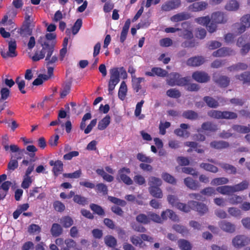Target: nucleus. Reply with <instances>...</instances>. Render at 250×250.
<instances>
[{
  "label": "nucleus",
  "instance_id": "nucleus-1",
  "mask_svg": "<svg viewBox=\"0 0 250 250\" xmlns=\"http://www.w3.org/2000/svg\"><path fill=\"white\" fill-rule=\"evenodd\" d=\"M53 44H52L48 45V47L45 46L41 50H37L32 57V60L34 62L39 61L43 59L46 55L45 61L47 65L55 63L58 60V58L55 55L52 56L54 51Z\"/></svg>",
  "mask_w": 250,
  "mask_h": 250
},
{
  "label": "nucleus",
  "instance_id": "nucleus-2",
  "mask_svg": "<svg viewBox=\"0 0 250 250\" xmlns=\"http://www.w3.org/2000/svg\"><path fill=\"white\" fill-rule=\"evenodd\" d=\"M168 203L173 207L184 212H188L191 210V208L188 204L179 202L177 197L174 195L169 194L167 196Z\"/></svg>",
  "mask_w": 250,
  "mask_h": 250
},
{
  "label": "nucleus",
  "instance_id": "nucleus-3",
  "mask_svg": "<svg viewBox=\"0 0 250 250\" xmlns=\"http://www.w3.org/2000/svg\"><path fill=\"white\" fill-rule=\"evenodd\" d=\"M110 82L119 83L120 76L123 79H125L127 75L125 69L123 67H113L110 69Z\"/></svg>",
  "mask_w": 250,
  "mask_h": 250
},
{
  "label": "nucleus",
  "instance_id": "nucleus-4",
  "mask_svg": "<svg viewBox=\"0 0 250 250\" xmlns=\"http://www.w3.org/2000/svg\"><path fill=\"white\" fill-rule=\"evenodd\" d=\"M240 24L235 23L233 27L235 28L238 34H241L245 31L250 28V14H246L243 16L240 20Z\"/></svg>",
  "mask_w": 250,
  "mask_h": 250
},
{
  "label": "nucleus",
  "instance_id": "nucleus-5",
  "mask_svg": "<svg viewBox=\"0 0 250 250\" xmlns=\"http://www.w3.org/2000/svg\"><path fill=\"white\" fill-rule=\"evenodd\" d=\"M189 79L186 77L181 78L179 74L172 73L170 74L167 79V82L170 85H184L187 84Z\"/></svg>",
  "mask_w": 250,
  "mask_h": 250
},
{
  "label": "nucleus",
  "instance_id": "nucleus-6",
  "mask_svg": "<svg viewBox=\"0 0 250 250\" xmlns=\"http://www.w3.org/2000/svg\"><path fill=\"white\" fill-rule=\"evenodd\" d=\"M211 117L216 119H233L237 118V114L230 111H223L211 110L208 113Z\"/></svg>",
  "mask_w": 250,
  "mask_h": 250
},
{
  "label": "nucleus",
  "instance_id": "nucleus-7",
  "mask_svg": "<svg viewBox=\"0 0 250 250\" xmlns=\"http://www.w3.org/2000/svg\"><path fill=\"white\" fill-rule=\"evenodd\" d=\"M56 35L55 33H47L45 37H41L38 40L39 42L41 45L42 48L52 44H53V48L56 44Z\"/></svg>",
  "mask_w": 250,
  "mask_h": 250
},
{
  "label": "nucleus",
  "instance_id": "nucleus-8",
  "mask_svg": "<svg viewBox=\"0 0 250 250\" xmlns=\"http://www.w3.org/2000/svg\"><path fill=\"white\" fill-rule=\"evenodd\" d=\"M232 246L240 249L249 244L248 237L242 235H238L233 237L231 241Z\"/></svg>",
  "mask_w": 250,
  "mask_h": 250
},
{
  "label": "nucleus",
  "instance_id": "nucleus-9",
  "mask_svg": "<svg viewBox=\"0 0 250 250\" xmlns=\"http://www.w3.org/2000/svg\"><path fill=\"white\" fill-rule=\"evenodd\" d=\"M16 48L17 44L16 41L14 40H11L8 41V51L2 50L1 51V55L4 58L15 57L17 55L16 51Z\"/></svg>",
  "mask_w": 250,
  "mask_h": 250
},
{
  "label": "nucleus",
  "instance_id": "nucleus-10",
  "mask_svg": "<svg viewBox=\"0 0 250 250\" xmlns=\"http://www.w3.org/2000/svg\"><path fill=\"white\" fill-rule=\"evenodd\" d=\"M235 54L236 51L234 49L230 48L222 47L214 51L212 56L215 57H224L234 55Z\"/></svg>",
  "mask_w": 250,
  "mask_h": 250
},
{
  "label": "nucleus",
  "instance_id": "nucleus-11",
  "mask_svg": "<svg viewBox=\"0 0 250 250\" xmlns=\"http://www.w3.org/2000/svg\"><path fill=\"white\" fill-rule=\"evenodd\" d=\"M188 205L191 208V209H194L201 214H204L208 211L207 206L204 204L199 203L194 201H190L188 202Z\"/></svg>",
  "mask_w": 250,
  "mask_h": 250
},
{
  "label": "nucleus",
  "instance_id": "nucleus-12",
  "mask_svg": "<svg viewBox=\"0 0 250 250\" xmlns=\"http://www.w3.org/2000/svg\"><path fill=\"white\" fill-rule=\"evenodd\" d=\"M130 172L128 168H123L119 171V178L126 185H131L133 181L126 174Z\"/></svg>",
  "mask_w": 250,
  "mask_h": 250
},
{
  "label": "nucleus",
  "instance_id": "nucleus-13",
  "mask_svg": "<svg viewBox=\"0 0 250 250\" xmlns=\"http://www.w3.org/2000/svg\"><path fill=\"white\" fill-rule=\"evenodd\" d=\"M180 5V0H171L163 4L161 8L163 11H168L178 8Z\"/></svg>",
  "mask_w": 250,
  "mask_h": 250
},
{
  "label": "nucleus",
  "instance_id": "nucleus-14",
  "mask_svg": "<svg viewBox=\"0 0 250 250\" xmlns=\"http://www.w3.org/2000/svg\"><path fill=\"white\" fill-rule=\"evenodd\" d=\"M218 225L222 230L228 233H233L235 230V225L227 221H221L219 222Z\"/></svg>",
  "mask_w": 250,
  "mask_h": 250
},
{
  "label": "nucleus",
  "instance_id": "nucleus-15",
  "mask_svg": "<svg viewBox=\"0 0 250 250\" xmlns=\"http://www.w3.org/2000/svg\"><path fill=\"white\" fill-rule=\"evenodd\" d=\"M192 77L196 82L202 83L207 82L209 79V77L208 74L202 71H196L194 72L192 74Z\"/></svg>",
  "mask_w": 250,
  "mask_h": 250
},
{
  "label": "nucleus",
  "instance_id": "nucleus-16",
  "mask_svg": "<svg viewBox=\"0 0 250 250\" xmlns=\"http://www.w3.org/2000/svg\"><path fill=\"white\" fill-rule=\"evenodd\" d=\"M166 214H167L168 218L173 221L178 222L179 221L178 216L171 209H167L166 210L162 212L161 216L164 221L167 219V216H166Z\"/></svg>",
  "mask_w": 250,
  "mask_h": 250
},
{
  "label": "nucleus",
  "instance_id": "nucleus-17",
  "mask_svg": "<svg viewBox=\"0 0 250 250\" xmlns=\"http://www.w3.org/2000/svg\"><path fill=\"white\" fill-rule=\"evenodd\" d=\"M211 20L217 24L224 23L227 21V20L224 17V13L221 12L213 13L211 16Z\"/></svg>",
  "mask_w": 250,
  "mask_h": 250
},
{
  "label": "nucleus",
  "instance_id": "nucleus-18",
  "mask_svg": "<svg viewBox=\"0 0 250 250\" xmlns=\"http://www.w3.org/2000/svg\"><path fill=\"white\" fill-rule=\"evenodd\" d=\"M205 62L204 58L201 56L190 58L187 61V64L192 66H198Z\"/></svg>",
  "mask_w": 250,
  "mask_h": 250
},
{
  "label": "nucleus",
  "instance_id": "nucleus-19",
  "mask_svg": "<svg viewBox=\"0 0 250 250\" xmlns=\"http://www.w3.org/2000/svg\"><path fill=\"white\" fill-rule=\"evenodd\" d=\"M208 3L205 1L195 2L189 6L190 10L193 12L202 11L207 7Z\"/></svg>",
  "mask_w": 250,
  "mask_h": 250
},
{
  "label": "nucleus",
  "instance_id": "nucleus-20",
  "mask_svg": "<svg viewBox=\"0 0 250 250\" xmlns=\"http://www.w3.org/2000/svg\"><path fill=\"white\" fill-rule=\"evenodd\" d=\"M180 127L181 128L177 129L174 131L175 133L179 136L185 138L189 137V132L185 130L189 127V125L188 124H182L180 125Z\"/></svg>",
  "mask_w": 250,
  "mask_h": 250
},
{
  "label": "nucleus",
  "instance_id": "nucleus-21",
  "mask_svg": "<svg viewBox=\"0 0 250 250\" xmlns=\"http://www.w3.org/2000/svg\"><path fill=\"white\" fill-rule=\"evenodd\" d=\"M213 79L217 83L222 87L227 86L229 83V79L226 76L215 75L213 76Z\"/></svg>",
  "mask_w": 250,
  "mask_h": 250
},
{
  "label": "nucleus",
  "instance_id": "nucleus-22",
  "mask_svg": "<svg viewBox=\"0 0 250 250\" xmlns=\"http://www.w3.org/2000/svg\"><path fill=\"white\" fill-rule=\"evenodd\" d=\"M235 78L243 83V84L250 83V72L246 71L236 75Z\"/></svg>",
  "mask_w": 250,
  "mask_h": 250
},
{
  "label": "nucleus",
  "instance_id": "nucleus-23",
  "mask_svg": "<svg viewBox=\"0 0 250 250\" xmlns=\"http://www.w3.org/2000/svg\"><path fill=\"white\" fill-rule=\"evenodd\" d=\"M49 164L52 166H54L53 170L56 175L59 174L62 170L63 164L61 161L54 162L51 160L49 162Z\"/></svg>",
  "mask_w": 250,
  "mask_h": 250
},
{
  "label": "nucleus",
  "instance_id": "nucleus-24",
  "mask_svg": "<svg viewBox=\"0 0 250 250\" xmlns=\"http://www.w3.org/2000/svg\"><path fill=\"white\" fill-rule=\"evenodd\" d=\"M148 191L149 193L155 198H162L163 197L162 190L159 187H149Z\"/></svg>",
  "mask_w": 250,
  "mask_h": 250
},
{
  "label": "nucleus",
  "instance_id": "nucleus-25",
  "mask_svg": "<svg viewBox=\"0 0 250 250\" xmlns=\"http://www.w3.org/2000/svg\"><path fill=\"white\" fill-rule=\"evenodd\" d=\"M184 182L186 186L192 190H196L199 187L198 183L189 177L185 178L184 180Z\"/></svg>",
  "mask_w": 250,
  "mask_h": 250
},
{
  "label": "nucleus",
  "instance_id": "nucleus-26",
  "mask_svg": "<svg viewBox=\"0 0 250 250\" xmlns=\"http://www.w3.org/2000/svg\"><path fill=\"white\" fill-rule=\"evenodd\" d=\"M216 191L223 195H229L234 193V189L232 186H224L216 188Z\"/></svg>",
  "mask_w": 250,
  "mask_h": 250
},
{
  "label": "nucleus",
  "instance_id": "nucleus-27",
  "mask_svg": "<svg viewBox=\"0 0 250 250\" xmlns=\"http://www.w3.org/2000/svg\"><path fill=\"white\" fill-rule=\"evenodd\" d=\"M11 185L9 181H5L0 187V200L3 199L6 196Z\"/></svg>",
  "mask_w": 250,
  "mask_h": 250
},
{
  "label": "nucleus",
  "instance_id": "nucleus-28",
  "mask_svg": "<svg viewBox=\"0 0 250 250\" xmlns=\"http://www.w3.org/2000/svg\"><path fill=\"white\" fill-rule=\"evenodd\" d=\"M127 91V85L125 82L123 81L121 83L118 91V97L119 99L122 101L124 100L126 95Z\"/></svg>",
  "mask_w": 250,
  "mask_h": 250
},
{
  "label": "nucleus",
  "instance_id": "nucleus-29",
  "mask_svg": "<svg viewBox=\"0 0 250 250\" xmlns=\"http://www.w3.org/2000/svg\"><path fill=\"white\" fill-rule=\"evenodd\" d=\"M248 65L246 63L239 62L228 67V69L230 72L239 71L245 70L248 68Z\"/></svg>",
  "mask_w": 250,
  "mask_h": 250
},
{
  "label": "nucleus",
  "instance_id": "nucleus-30",
  "mask_svg": "<svg viewBox=\"0 0 250 250\" xmlns=\"http://www.w3.org/2000/svg\"><path fill=\"white\" fill-rule=\"evenodd\" d=\"M239 7L238 2L235 0L229 1L225 5L226 10L229 11H235L237 10Z\"/></svg>",
  "mask_w": 250,
  "mask_h": 250
},
{
  "label": "nucleus",
  "instance_id": "nucleus-31",
  "mask_svg": "<svg viewBox=\"0 0 250 250\" xmlns=\"http://www.w3.org/2000/svg\"><path fill=\"white\" fill-rule=\"evenodd\" d=\"M110 123V117L106 115L104 118L99 121L98 125V128L100 130L105 129Z\"/></svg>",
  "mask_w": 250,
  "mask_h": 250
},
{
  "label": "nucleus",
  "instance_id": "nucleus-32",
  "mask_svg": "<svg viewBox=\"0 0 250 250\" xmlns=\"http://www.w3.org/2000/svg\"><path fill=\"white\" fill-rule=\"evenodd\" d=\"M132 86L136 92H138L141 89L140 83L144 81L143 78H137L135 75H131Z\"/></svg>",
  "mask_w": 250,
  "mask_h": 250
},
{
  "label": "nucleus",
  "instance_id": "nucleus-33",
  "mask_svg": "<svg viewBox=\"0 0 250 250\" xmlns=\"http://www.w3.org/2000/svg\"><path fill=\"white\" fill-rule=\"evenodd\" d=\"M189 15L185 13H181L175 15L170 18V20L173 22H178L185 20L188 19Z\"/></svg>",
  "mask_w": 250,
  "mask_h": 250
},
{
  "label": "nucleus",
  "instance_id": "nucleus-34",
  "mask_svg": "<svg viewBox=\"0 0 250 250\" xmlns=\"http://www.w3.org/2000/svg\"><path fill=\"white\" fill-rule=\"evenodd\" d=\"M51 233L53 236H58L62 232V229L61 226L58 224L54 223L51 229Z\"/></svg>",
  "mask_w": 250,
  "mask_h": 250
},
{
  "label": "nucleus",
  "instance_id": "nucleus-35",
  "mask_svg": "<svg viewBox=\"0 0 250 250\" xmlns=\"http://www.w3.org/2000/svg\"><path fill=\"white\" fill-rule=\"evenodd\" d=\"M249 183L247 181H243L239 184L233 186L234 192L243 191L248 188Z\"/></svg>",
  "mask_w": 250,
  "mask_h": 250
},
{
  "label": "nucleus",
  "instance_id": "nucleus-36",
  "mask_svg": "<svg viewBox=\"0 0 250 250\" xmlns=\"http://www.w3.org/2000/svg\"><path fill=\"white\" fill-rule=\"evenodd\" d=\"M60 223L64 228H69L73 224V219L69 216H64L60 220Z\"/></svg>",
  "mask_w": 250,
  "mask_h": 250
},
{
  "label": "nucleus",
  "instance_id": "nucleus-37",
  "mask_svg": "<svg viewBox=\"0 0 250 250\" xmlns=\"http://www.w3.org/2000/svg\"><path fill=\"white\" fill-rule=\"evenodd\" d=\"M172 229L177 232L182 234L183 236H186L188 233V229L185 227L179 224L173 225Z\"/></svg>",
  "mask_w": 250,
  "mask_h": 250
},
{
  "label": "nucleus",
  "instance_id": "nucleus-38",
  "mask_svg": "<svg viewBox=\"0 0 250 250\" xmlns=\"http://www.w3.org/2000/svg\"><path fill=\"white\" fill-rule=\"evenodd\" d=\"M130 241L135 246L140 248L144 247L146 245L142 240L141 237L138 236H132L130 237Z\"/></svg>",
  "mask_w": 250,
  "mask_h": 250
},
{
  "label": "nucleus",
  "instance_id": "nucleus-39",
  "mask_svg": "<svg viewBox=\"0 0 250 250\" xmlns=\"http://www.w3.org/2000/svg\"><path fill=\"white\" fill-rule=\"evenodd\" d=\"M179 247L182 250H190L191 246L190 243L185 239H180L178 242Z\"/></svg>",
  "mask_w": 250,
  "mask_h": 250
},
{
  "label": "nucleus",
  "instance_id": "nucleus-40",
  "mask_svg": "<svg viewBox=\"0 0 250 250\" xmlns=\"http://www.w3.org/2000/svg\"><path fill=\"white\" fill-rule=\"evenodd\" d=\"M162 181L159 178L154 176L149 178L148 185L149 187H158L162 185Z\"/></svg>",
  "mask_w": 250,
  "mask_h": 250
},
{
  "label": "nucleus",
  "instance_id": "nucleus-41",
  "mask_svg": "<svg viewBox=\"0 0 250 250\" xmlns=\"http://www.w3.org/2000/svg\"><path fill=\"white\" fill-rule=\"evenodd\" d=\"M229 214L234 217H240L242 215V211L236 207H229L228 208Z\"/></svg>",
  "mask_w": 250,
  "mask_h": 250
},
{
  "label": "nucleus",
  "instance_id": "nucleus-42",
  "mask_svg": "<svg viewBox=\"0 0 250 250\" xmlns=\"http://www.w3.org/2000/svg\"><path fill=\"white\" fill-rule=\"evenodd\" d=\"M229 183V179L225 177L217 178L213 179L211 184L213 186L225 185Z\"/></svg>",
  "mask_w": 250,
  "mask_h": 250
},
{
  "label": "nucleus",
  "instance_id": "nucleus-43",
  "mask_svg": "<svg viewBox=\"0 0 250 250\" xmlns=\"http://www.w3.org/2000/svg\"><path fill=\"white\" fill-rule=\"evenodd\" d=\"M104 240L105 244L110 247H114L116 246V239L111 235L106 236Z\"/></svg>",
  "mask_w": 250,
  "mask_h": 250
},
{
  "label": "nucleus",
  "instance_id": "nucleus-44",
  "mask_svg": "<svg viewBox=\"0 0 250 250\" xmlns=\"http://www.w3.org/2000/svg\"><path fill=\"white\" fill-rule=\"evenodd\" d=\"M210 146L214 148L220 149L228 147L229 144L224 141H214L210 143Z\"/></svg>",
  "mask_w": 250,
  "mask_h": 250
},
{
  "label": "nucleus",
  "instance_id": "nucleus-45",
  "mask_svg": "<svg viewBox=\"0 0 250 250\" xmlns=\"http://www.w3.org/2000/svg\"><path fill=\"white\" fill-rule=\"evenodd\" d=\"M243 200L242 196L234 195L228 199V201L231 205H238L242 202Z\"/></svg>",
  "mask_w": 250,
  "mask_h": 250
},
{
  "label": "nucleus",
  "instance_id": "nucleus-46",
  "mask_svg": "<svg viewBox=\"0 0 250 250\" xmlns=\"http://www.w3.org/2000/svg\"><path fill=\"white\" fill-rule=\"evenodd\" d=\"M250 42V39L246 35H244L239 37L236 42V45L238 47L242 46L245 44Z\"/></svg>",
  "mask_w": 250,
  "mask_h": 250
},
{
  "label": "nucleus",
  "instance_id": "nucleus-47",
  "mask_svg": "<svg viewBox=\"0 0 250 250\" xmlns=\"http://www.w3.org/2000/svg\"><path fill=\"white\" fill-rule=\"evenodd\" d=\"M220 166L229 174H235L236 172V168L228 164H221Z\"/></svg>",
  "mask_w": 250,
  "mask_h": 250
},
{
  "label": "nucleus",
  "instance_id": "nucleus-48",
  "mask_svg": "<svg viewBox=\"0 0 250 250\" xmlns=\"http://www.w3.org/2000/svg\"><path fill=\"white\" fill-rule=\"evenodd\" d=\"M162 178L164 181L169 184H175L176 183V180L174 177L167 173H163L162 174Z\"/></svg>",
  "mask_w": 250,
  "mask_h": 250
},
{
  "label": "nucleus",
  "instance_id": "nucleus-49",
  "mask_svg": "<svg viewBox=\"0 0 250 250\" xmlns=\"http://www.w3.org/2000/svg\"><path fill=\"white\" fill-rule=\"evenodd\" d=\"M148 217L149 219V221L152 220L158 223H161L164 221L161 216H160L158 214L153 212H149L148 214Z\"/></svg>",
  "mask_w": 250,
  "mask_h": 250
},
{
  "label": "nucleus",
  "instance_id": "nucleus-50",
  "mask_svg": "<svg viewBox=\"0 0 250 250\" xmlns=\"http://www.w3.org/2000/svg\"><path fill=\"white\" fill-rule=\"evenodd\" d=\"M200 167L211 172L216 173L218 171L217 167L209 164L202 163L200 165Z\"/></svg>",
  "mask_w": 250,
  "mask_h": 250
},
{
  "label": "nucleus",
  "instance_id": "nucleus-51",
  "mask_svg": "<svg viewBox=\"0 0 250 250\" xmlns=\"http://www.w3.org/2000/svg\"><path fill=\"white\" fill-rule=\"evenodd\" d=\"M232 128L234 131L241 133H246L250 131L249 126L235 125H234Z\"/></svg>",
  "mask_w": 250,
  "mask_h": 250
},
{
  "label": "nucleus",
  "instance_id": "nucleus-52",
  "mask_svg": "<svg viewBox=\"0 0 250 250\" xmlns=\"http://www.w3.org/2000/svg\"><path fill=\"white\" fill-rule=\"evenodd\" d=\"M0 102L6 100L10 96V90L6 87H2L0 91Z\"/></svg>",
  "mask_w": 250,
  "mask_h": 250
},
{
  "label": "nucleus",
  "instance_id": "nucleus-53",
  "mask_svg": "<svg viewBox=\"0 0 250 250\" xmlns=\"http://www.w3.org/2000/svg\"><path fill=\"white\" fill-rule=\"evenodd\" d=\"M48 79V77L47 75L40 74L38 76V78L36 79L33 82V84L34 85H39L42 83L43 81Z\"/></svg>",
  "mask_w": 250,
  "mask_h": 250
},
{
  "label": "nucleus",
  "instance_id": "nucleus-54",
  "mask_svg": "<svg viewBox=\"0 0 250 250\" xmlns=\"http://www.w3.org/2000/svg\"><path fill=\"white\" fill-rule=\"evenodd\" d=\"M144 103V101L143 100H142L140 102L138 103L136 106V109L134 113L136 116L139 117V118L140 119H143L144 117V116L143 115H141L142 107L143 106Z\"/></svg>",
  "mask_w": 250,
  "mask_h": 250
},
{
  "label": "nucleus",
  "instance_id": "nucleus-55",
  "mask_svg": "<svg viewBox=\"0 0 250 250\" xmlns=\"http://www.w3.org/2000/svg\"><path fill=\"white\" fill-rule=\"evenodd\" d=\"M202 129L203 130H208L211 131H215L217 129L216 125L210 123L208 122L204 123L202 125Z\"/></svg>",
  "mask_w": 250,
  "mask_h": 250
},
{
  "label": "nucleus",
  "instance_id": "nucleus-56",
  "mask_svg": "<svg viewBox=\"0 0 250 250\" xmlns=\"http://www.w3.org/2000/svg\"><path fill=\"white\" fill-rule=\"evenodd\" d=\"M216 189L212 187H208L201 190V193L204 195L210 196L216 193Z\"/></svg>",
  "mask_w": 250,
  "mask_h": 250
},
{
  "label": "nucleus",
  "instance_id": "nucleus-57",
  "mask_svg": "<svg viewBox=\"0 0 250 250\" xmlns=\"http://www.w3.org/2000/svg\"><path fill=\"white\" fill-rule=\"evenodd\" d=\"M207 104L211 107H216L218 105V103L211 97H207L204 98Z\"/></svg>",
  "mask_w": 250,
  "mask_h": 250
},
{
  "label": "nucleus",
  "instance_id": "nucleus-58",
  "mask_svg": "<svg viewBox=\"0 0 250 250\" xmlns=\"http://www.w3.org/2000/svg\"><path fill=\"white\" fill-rule=\"evenodd\" d=\"M16 83L18 85V88L20 91L23 93L25 94L26 93L25 90H24V88L25 87V82L23 80L21 79L20 77H18L16 80Z\"/></svg>",
  "mask_w": 250,
  "mask_h": 250
},
{
  "label": "nucleus",
  "instance_id": "nucleus-59",
  "mask_svg": "<svg viewBox=\"0 0 250 250\" xmlns=\"http://www.w3.org/2000/svg\"><path fill=\"white\" fill-rule=\"evenodd\" d=\"M137 159L143 162L151 163L153 161V159L149 157L146 156L143 153H138L137 155Z\"/></svg>",
  "mask_w": 250,
  "mask_h": 250
},
{
  "label": "nucleus",
  "instance_id": "nucleus-60",
  "mask_svg": "<svg viewBox=\"0 0 250 250\" xmlns=\"http://www.w3.org/2000/svg\"><path fill=\"white\" fill-rule=\"evenodd\" d=\"M183 116L188 119H196L197 117V114L193 111H187L183 113Z\"/></svg>",
  "mask_w": 250,
  "mask_h": 250
},
{
  "label": "nucleus",
  "instance_id": "nucleus-61",
  "mask_svg": "<svg viewBox=\"0 0 250 250\" xmlns=\"http://www.w3.org/2000/svg\"><path fill=\"white\" fill-rule=\"evenodd\" d=\"M210 19L208 16L200 17L195 19L196 22L203 25H207L210 22Z\"/></svg>",
  "mask_w": 250,
  "mask_h": 250
},
{
  "label": "nucleus",
  "instance_id": "nucleus-62",
  "mask_svg": "<svg viewBox=\"0 0 250 250\" xmlns=\"http://www.w3.org/2000/svg\"><path fill=\"white\" fill-rule=\"evenodd\" d=\"M82 20L78 19L72 27V33L73 35H76L79 32L82 26Z\"/></svg>",
  "mask_w": 250,
  "mask_h": 250
},
{
  "label": "nucleus",
  "instance_id": "nucleus-63",
  "mask_svg": "<svg viewBox=\"0 0 250 250\" xmlns=\"http://www.w3.org/2000/svg\"><path fill=\"white\" fill-rule=\"evenodd\" d=\"M160 45L162 47H168L172 44L173 42L169 38L162 39L159 41Z\"/></svg>",
  "mask_w": 250,
  "mask_h": 250
},
{
  "label": "nucleus",
  "instance_id": "nucleus-64",
  "mask_svg": "<svg viewBox=\"0 0 250 250\" xmlns=\"http://www.w3.org/2000/svg\"><path fill=\"white\" fill-rule=\"evenodd\" d=\"M32 182V179L29 176H25L23 181L21 184V187L24 189L29 187Z\"/></svg>",
  "mask_w": 250,
  "mask_h": 250
}]
</instances>
